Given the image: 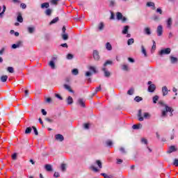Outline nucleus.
<instances>
[{
    "label": "nucleus",
    "instance_id": "7c9ffc66",
    "mask_svg": "<svg viewBox=\"0 0 178 178\" xmlns=\"http://www.w3.org/2000/svg\"><path fill=\"white\" fill-rule=\"evenodd\" d=\"M104 27H105V25L104 24V22H101L99 24L98 29L101 31L104 30Z\"/></svg>",
    "mask_w": 178,
    "mask_h": 178
},
{
    "label": "nucleus",
    "instance_id": "6e6d98bb",
    "mask_svg": "<svg viewBox=\"0 0 178 178\" xmlns=\"http://www.w3.org/2000/svg\"><path fill=\"white\" fill-rule=\"evenodd\" d=\"M12 159H13L14 161H16V159H17V153H14L12 155Z\"/></svg>",
    "mask_w": 178,
    "mask_h": 178
},
{
    "label": "nucleus",
    "instance_id": "052dcab7",
    "mask_svg": "<svg viewBox=\"0 0 178 178\" xmlns=\"http://www.w3.org/2000/svg\"><path fill=\"white\" fill-rule=\"evenodd\" d=\"M6 11V6L3 5V11L1 12L2 16H3Z\"/></svg>",
    "mask_w": 178,
    "mask_h": 178
},
{
    "label": "nucleus",
    "instance_id": "7ed1b4c3",
    "mask_svg": "<svg viewBox=\"0 0 178 178\" xmlns=\"http://www.w3.org/2000/svg\"><path fill=\"white\" fill-rule=\"evenodd\" d=\"M117 19L118 20H122V23H125V22H127V18L126 17H123V14L120 12H118L116 13Z\"/></svg>",
    "mask_w": 178,
    "mask_h": 178
},
{
    "label": "nucleus",
    "instance_id": "72a5a7b5",
    "mask_svg": "<svg viewBox=\"0 0 178 178\" xmlns=\"http://www.w3.org/2000/svg\"><path fill=\"white\" fill-rule=\"evenodd\" d=\"M45 13L47 16H51L52 14V10H51V8H48L46 10Z\"/></svg>",
    "mask_w": 178,
    "mask_h": 178
},
{
    "label": "nucleus",
    "instance_id": "c03bdc74",
    "mask_svg": "<svg viewBox=\"0 0 178 178\" xmlns=\"http://www.w3.org/2000/svg\"><path fill=\"white\" fill-rule=\"evenodd\" d=\"M158 99H159V97L158 95H155L153 97V102H154V104H156V101H158Z\"/></svg>",
    "mask_w": 178,
    "mask_h": 178
},
{
    "label": "nucleus",
    "instance_id": "49530a36",
    "mask_svg": "<svg viewBox=\"0 0 178 178\" xmlns=\"http://www.w3.org/2000/svg\"><path fill=\"white\" fill-rule=\"evenodd\" d=\"M141 143H142L143 144H145V145H147V144H148V140H147V139L143 138L141 139Z\"/></svg>",
    "mask_w": 178,
    "mask_h": 178
},
{
    "label": "nucleus",
    "instance_id": "20e7f679",
    "mask_svg": "<svg viewBox=\"0 0 178 178\" xmlns=\"http://www.w3.org/2000/svg\"><path fill=\"white\" fill-rule=\"evenodd\" d=\"M156 33L158 37L162 36V34H163V26H162V25H159L157 26Z\"/></svg>",
    "mask_w": 178,
    "mask_h": 178
},
{
    "label": "nucleus",
    "instance_id": "2eb2a0df",
    "mask_svg": "<svg viewBox=\"0 0 178 178\" xmlns=\"http://www.w3.org/2000/svg\"><path fill=\"white\" fill-rule=\"evenodd\" d=\"M138 121L139 122H143L144 120V118H143V115H142V111H141V109H140L138 111Z\"/></svg>",
    "mask_w": 178,
    "mask_h": 178
},
{
    "label": "nucleus",
    "instance_id": "864d4df0",
    "mask_svg": "<svg viewBox=\"0 0 178 178\" xmlns=\"http://www.w3.org/2000/svg\"><path fill=\"white\" fill-rule=\"evenodd\" d=\"M8 72H9V73H14L15 70H13V67H8Z\"/></svg>",
    "mask_w": 178,
    "mask_h": 178
},
{
    "label": "nucleus",
    "instance_id": "a878e982",
    "mask_svg": "<svg viewBox=\"0 0 178 178\" xmlns=\"http://www.w3.org/2000/svg\"><path fill=\"white\" fill-rule=\"evenodd\" d=\"M106 49L107 51H112V44L109 42L106 43Z\"/></svg>",
    "mask_w": 178,
    "mask_h": 178
},
{
    "label": "nucleus",
    "instance_id": "f8f14e48",
    "mask_svg": "<svg viewBox=\"0 0 178 178\" xmlns=\"http://www.w3.org/2000/svg\"><path fill=\"white\" fill-rule=\"evenodd\" d=\"M168 92H169V90H168V87L163 86L162 88L163 97H165V96L168 95Z\"/></svg>",
    "mask_w": 178,
    "mask_h": 178
},
{
    "label": "nucleus",
    "instance_id": "39448f33",
    "mask_svg": "<svg viewBox=\"0 0 178 178\" xmlns=\"http://www.w3.org/2000/svg\"><path fill=\"white\" fill-rule=\"evenodd\" d=\"M55 139L57 141L62 142V141H63V140H65V137H63V135L60 134H57L55 135Z\"/></svg>",
    "mask_w": 178,
    "mask_h": 178
},
{
    "label": "nucleus",
    "instance_id": "aec40b11",
    "mask_svg": "<svg viewBox=\"0 0 178 178\" xmlns=\"http://www.w3.org/2000/svg\"><path fill=\"white\" fill-rule=\"evenodd\" d=\"M41 8L42 9H44V8H46V9H48V8H49V3H43L41 4Z\"/></svg>",
    "mask_w": 178,
    "mask_h": 178
},
{
    "label": "nucleus",
    "instance_id": "4d7b16f0",
    "mask_svg": "<svg viewBox=\"0 0 178 178\" xmlns=\"http://www.w3.org/2000/svg\"><path fill=\"white\" fill-rule=\"evenodd\" d=\"M85 76L86 77H91V76H92V73L90 72H86L85 74Z\"/></svg>",
    "mask_w": 178,
    "mask_h": 178
},
{
    "label": "nucleus",
    "instance_id": "5fc2aeb1",
    "mask_svg": "<svg viewBox=\"0 0 178 178\" xmlns=\"http://www.w3.org/2000/svg\"><path fill=\"white\" fill-rule=\"evenodd\" d=\"M83 127H84V129H86V130H88V129H90V124H88V123L84 124Z\"/></svg>",
    "mask_w": 178,
    "mask_h": 178
},
{
    "label": "nucleus",
    "instance_id": "bb28decb",
    "mask_svg": "<svg viewBox=\"0 0 178 178\" xmlns=\"http://www.w3.org/2000/svg\"><path fill=\"white\" fill-rule=\"evenodd\" d=\"M107 65H113V61L109 60H106L103 65L104 67H106Z\"/></svg>",
    "mask_w": 178,
    "mask_h": 178
},
{
    "label": "nucleus",
    "instance_id": "1a4fd4ad",
    "mask_svg": "<svg viewBox=\"0 0 178 178\" xmlns=\"http://www.w3.org/2000/svg\"><path fill=\"white\" fill-rule=\"evenodd\" d=\"M93 58L95 60H99V53L98 52V51L95 50L93 51Z\"/></svg>",
    "mask_w": 178,
    "mask_h": 178
},
{
    "label": "nucleus",
    "instance_id": "393cba45",
    "mask_svg": "<svg viewBox=\"0 0 178 178\" xmlns=\"http://www.w3.org/2000/svg\"><path fill=\"white\" fill-rule=\"evenodd\" d=\"M170 59L171 60V63H177L178 59L176 57L170 56Z\"/></svg>",
    "mask_w": 178,
    "mask_h": 178
},
{
    "label": "nucleus",
    "instance_id": "338daca9",
    "mask_svg": "<svg viewBox=\"0 0 178 178\" xmlns=\"http://www.w3.org/2000/svg\"><path fill=\"white\" fill-rule=\"evenodd\" d=\"M120 151L122 154H126V150L124 149V147H120Z\"/></svg>",
    "mask_w": 178,
    "mask_h": 178
},
{
    "label": "nucleus",
    "instance_id": "412c9836",
    "mask_svg": "<svg viewBox=\"0 0 178 178\" xmlns=\"http://www.w3.org/2000/svg\"><path fill=\"white\" fill-rule=\"evenodd\" d=\"M141 49H142V53L143 54L145 57L147 58V56H148V54H147V50L145 49V47H144L143 45L141 46Z\"/></svg>",
    "mask_w": 178,
    "mask_h": 178
},
{
    "label": "nucleus",
    "instance_id": "5701e85b",
    "mask_svg": "<svg viewBox=\"0 0 178 178\" xmlns=\"http://www.w3.org/2000/svg\"><path fill=\"white\" fill-rule=\"evenodd\" d=\"M44 168H45L46 170H47V172L52 171V165H51L49 164H46Z\"/></svg>",
    "mask_w": 178,
    "mask_h": 178
},
{
    "label": "nucleus",
    "instance_id": "774afa93",
    "mask_svg": "<svg viewBox=\"0 0 178 178\" xmlns=\"http://www.w3.org/2000/svg\"><path fill=\"white\" fill-rule=\"evenodd\" d=\"M60 175L59 172H55L54 175V177H59Z\"/></svg>",
    "mask_w": 178,
    "mask_h": 178
},
{
    "label": "nucleus",
    "instance_id": "4468645a",
    "mask_svg": "<svg viewBox=\"0 0 178 178\" xmlns=\"http://www.w3.org/2000/svg\"><path fill=\"white\" fill-rule=\"evenodd\" d=\"M17 20L19 23H23V17L22 16V13H17Z\"/></svg>",
    "mask_w": 178,
    "mask_h": 178
},
{
    "label": "nucleus",
    "instance_id": "58836bf2",
    "mask_svg": "<svg viewBox=\"0 0 178 178\" xmlns=\"http://www.w3.org/2000/svg\"><path fill=\"white\" fill-rule=\"evenodd\" d=\"M90 169L92 170H93V172H99V170H98V168H95V166H94V165H91Z\"/></svg>",
    "mask_w": 178,
    "mask_h": 178
},
{
    "label": "nucleus",
    "instance_id": "69168bd1",
    "mask_svg": "<svg viewBox=\"0 0 178 178\" xmlns=\"http://www.w3.org/2000/svg\"><path fill=\"white\" fill-rule=\"evenodd\" d=\"M173 165L175 166H178V159H175V161H174V163H173Z\"/></svg>",
    "mask_w": 178,
    "mask_h": 178
},
{
    "label": "nucleus",
    "instance_id": "c9c22d12",
    "mask_svg": "<svg viewBox=\"0 0 178 178\" xmlns=\"http://www.w3.org/2000/svg\"><path fill=\"white\" fill-rule=\"evenodd\" d=\"M141 126V124H134L132 126V129H134V130H137L138 129H140V127Z\"/></svg>",
    "mask_w": 178,
    "mask_h": 178
},
{
    "label": "nucleus",
    "instance_id": "c756f323",
    "mask_svg": "<svg viewBox=\"0 0 178 178\" xmlns=\"http://www.w3.org/2000/svg\"><path fill=\"white\" fill-rule=\"evenodd\" d=\"M62 38H63V40L66 41V40H69V35H67V33H63Z\"/></svg>",
    "mask_w": 178,
    "mask_h": 178
},
{
    "label": "nucleus",
    "instance_id": "13d9d810",
    "mask_svg": "<svg viewBox=\"0 0 178 178\" xmlns=\"http://www.w3.org/2000/svg\"><path fill=\"white\" fill-rule=\"evenodd\" d=\"M122 70H125V71L129 70V66L127 65H122Z\"/></svg>",
    "mask_w": 178,
    "mask_h": 178
},
{
    "label": "nucleus",
    "instance_id": "e433bc0d",
    "mask_svg": "<svg viewBox=\"0 0 178 178\" xmlns=\"http://www.w3.org/2000/svg\"><path fill=\"white\" fill-rule=\"evenodd\" d=\"M127 94L129 95H133V94H134V88H131L130 90H129L128 91H127Z\"/></svg>",
    "mask_w": 178,
    "mask_h": 178
},
{
    "label": "nucleus",
    "instance_id": "4c0bfd02",
    "mask_svg": "<svg viewBox=\"0 0 178 178\" xmlns=\"http://www.w3.org/2000/svg\"><path fill=\"white\" fill-rule=\"evenodd\" d=\"M127 44L128 45H131L132 44H134V38L129 39L127 41Z\"/></svg>",
    "mask_w": 178,
    "mask_h": 178
},
{
    "label": "nucleus",
    "instance_id": "603ef678",
    "mask_svg": "<svg viewBox=\"0 0 178 178\" xmlns=\"http://www.w3.org/2000/svg\"><path fill=\"white\" fill-rule=\"evenodd\" d=\"M89 70H92L93 73H97V70L95 69V67L90 66L89 67Z\"/></svg>",
    "mask_w": 178,
    "mask_h": 178
},
{
    "label": "nucleus",
    "instance_id": "b1692460",
    "mask_svg": "<svg viewBox=\"0 0 178 178\" xmlns=\"http://www.w3.org/2000/svg\"><path fill=\"white\" fill-rule=\"evenodd\" d=\"M58 22H59V17H56L52 21L50 22L49 24L51 26L52 24H55V23H58Z\"/></svg>",
    "mask_w": 178,
    "mask_h": 178
},
{
    "label": "nucleus",
    "instance_id": "a19ab883",
    "mask_svg": "<svg viewBox=\"0 0 178 178\" xmlns=\"http://www.w3.org/2000/svg\"><path fill=\"white\" fill-rule=\"evenodd\" d=\"M60 168H61L62 172H65L66 171V164H65V163L61 164Z\"/></svg>",
    "mask_w": 178,
    "mask_h": 178
},
{
    "label": "nucleus",
    "instance_id": "dca6fc26",
    "mask_svg": "<svg viewBox=\"0 0 178 178\" xmlns=\"http://www.w3.org/2000/svg\"><path fill=\"white\" fill-rule=\"evenodd\" d=\"M130 29V26H124V29L122 30V34H127L129 33V29Z\"/></svg>",
    "mask_w": 178,
    "mask_h": 178
},
{
    "label": "nucleus",
    "instance_id": "f3484780",
    "mask_svg": "<svg viewBox=\"0 0 178 178\" xmlns=\"http://www.w3.org/2000/svg\"><path fill=\"white\" fill-rule=\"evenodd\" d=\"M64 88H65V90H67V91H69L70 92H74V91L72 90V88L70 87V86L67 84H64Z\"/></svg>",
    "mask_w": 178,
    "mask_h": 178
},
{
    "label": "nucleus",
    "instance_id": "f704fd0d",
    "mask_svg": "<svg viewBox=\"0 0 178 178\" xmlns=\"http://www.w3.org/2000/svg\"><path fill=\"white\" fill-rule=\"evenodd\" d=\"M101 176H103L104 178H111L112 175H108L106 173L102 172Z\"/></svg>",
    "mask_w": 178,
    "mask_h": 178
},
{
    "label": "nucleus",
    "instance_id": "2f4dec72",
    "mask_svg": "<svg viewBox=\"0 0 178 178\" xmlns=\"http://www.w3.org/2000/svg\"><path fill=\"white\" fill-rule=\"evenodd\" d=\"M72 73L74 76H77V74H79V70L77 68H74L72 70Z\"/></svg>",
    "mask_w": 178,
    "mask_h": 178
},
{
    "label": "nucleus",
    "instance_id": "423d86ee",
    "mask_svg": "<svg viewBox=\"0 0 178 178\" xmlns=\"http://www.w3.org/2000/svg\"><path fill=\"white\" fill-rule=\"evenodd\" d=\"M176 151H177V148L175 145H172L168 148L167 154H172V152H176Z\"/></svg>",
    "mask_w": 178,
    "mask_h": 178
},
{
    "label": "nucleus",
    "instance_id": "79ce46f5",
    "mask_svg": "<svg viewBox=\"0 0 178 178\" xmlns=\"http://www.w3.org/2000/svg\"><path fill=\"white\" fill-rule=\"evenodd\" d=\"M49 65L51 67V69H55V63L54 62V60H51Z\"/></svg>",
    "mask_w": 178,
    "mask_h": 178
},
{
    "label": "nucleus",
    "instance_id": "0e129e2a",
    "mask_svg": "<svg viewBox=\"0 0 178 178\" xmlns=\"http://www.w3.org/2000/svg\"><path fill=\"white\" fill-rule=\"evenodd\" d=\"M20 6L22 9H26L27 8V6L26 4H24V3H22L20 4Z\"/></svg>",
    "mask_w": 178,
    "mask_h": 178
},
{
    "label": "nucleus",
    "instance_id": "a18cd8bd",
    "mask_svg": "<svg viewBox=\"0 0 178 178\" xmlns=\"http://www.w3.org/2000/svg\"><path fill=\"white\" fill-rule=\"evenodd\" d=\"M106 144L108 147H111V145H113V143L112 142V140H107L106 142Z\"/></svg>",
    "mask_w": 178,
    "mask_h": 178
},
{
    "label": "nucleus",
    "instance_id": "f03ea898",
    "mask_svg": "<svg viewBox=\"0 0 178 178\" xmlns=\"http://www.w3.org/2000/svg\"><path fill=\"white\" fill-rule=\"evenodd\" d=\"M171 51H172V49L168 47V48L161 49L159 52V55H160V56H163V55H169V54H170Z\"/></svg>",
    "mask_w": 178,
    "mask_h": 178
},
{
    "label": "nucleus",
    "instance_id": "3c124183",
    "mask_svg": "<svg viewBox=\"0 0 178 178\" xmlns=\"http://www.w3.org/2000/svg\"><path fill=\"white\" fill-rule=\"evenodd\" d=\"M55 97L56 98H58V99H60V101H62L63 99V97H62V96H60V95L58 94V93H56L55 94Z\"/></svg>",
    "mask_w": 178,
    "mask_h": 178
},
{
    "label": "nucleus",
    "instance_id": "9d476101",
    "mask_svg": "<svg viewBox=\"0 0 178 178\" xmlns=\"http://www.w3.org/2000/svg\"><path fill=\"white\" fill-rule=\"evenodd\" d=\"M102 70V72H104V76L106 77H111V72L108 70H106V67H103Z\"/></svg>",
    "mask_w": 178,
    "mask_h": 178
},
{
    "label": "nucleus",
    "instance_id": "ea45409f",
    "mask_svg": "<svg viewBox=\"0 0 178 178\" xmlns=\"http://www.w3.org/2000/svg\"><path fill=\"white\" fill-rule=\"evenodd\" d=\"M96 163L99 166V169H102V163L101 162V161H96Z\"/></svg>",
    "mask_w": 178,
    "mask_h": 178
},
{
    "label": "nucleus",
    "instance_id": "6ab92c4d",
    "mask_svg": "<svg viewBox=\"0 0 178 178\" xmlns=\"http://www.w3.org/2000/svg\"><path fill=\"white\" fill-rule=\"evenodd\" d=\"M67 104L68 105H72V104H73V98L71 96H69L67 99Z\"/></svg>",
    "mask_w": 178,
    "mask_h": 178
},
{
    "label": "nucleus",
    "instance_id": "680f3d73",
    "mask_svg": "<svg viewBox=\"0 0 178 178\" xmlns=\"http://www.w3.org/2000/svg\"><path fill=\"white\" fill-rule=\"evenodd\" d=\"M46 102H47V104H51V102H52V99L51 97H47L46 99Z\"/></svg>",
    "mask_w": 178,
    "mask_h": 178
},
{
    "label": "nucleus",
    "instance_id": "a211bd4d",
    "mask_svg": "<svg viewBox=\"0 0 178 178\" xmlns=\"http://www.w3.org/2000/svg\"><path fill=\"white\" fill-rule=\"evenodd\" d=\"M20 45H22V42H18L17 44H13L12 45V48L13 49H16V48H19L20 47Z\"/></svg>",
    "mask_w": 178,
    "mask_h": 178
},
{
    "label": "nucleus",
    "instance_id": "cd10ccee",
    "mask_svg": "<svg viewBox=\"0 0 178 178\" xmlns=\"http://www.w3.org/2000/svg\"><path fill=\"white\" fill-rule=\"evenodd\" d=\"M35 31V28L34 27H28V31L29 34H33L34 31Z\"/></svg>",
    "mask_w": 178,
    "mask_h": 178
},
{
    "label": "nucleus",
    "instance_id": "f257e3e1",
    "mask_svg": "<svg viewBox=\"0 0 178 178\" xmlns=\"http://www.w3.org/2000/svg\"><path fill=\"white\" fill-rule=\"evenodd\" d=\"M164 106H165V110L162 111L161 116H163V117L166 116V113H168V112L170 113V116H173V108H172V107H169L166 104H165Z\"/></svg>",
    "mask_w": 178,
    "mask_h": 178
},
{
    "label": "nucleus",
    "instance_id": "e2e57ef3",
    "mask_svg": "<svg viewBox=\"0 0 178 178\" xmlns=\"http://www.w3.org/2000/svg\"><path fill=\"white\" fill-rule=\"evenodd\" d=\"M156 13H159V15H162V13H163V11H162V9H161V8H157L156 9Z\"/></svg>",
    "mask_w": 178,
    "mask_h": 178
},
{
    "label": "nucleus",
    "instance_id": "9b49d317",
    "mask_svg": "<svg viewBox=\"0 0 178 178\" xmlns=\"http://www.w3.org/2000/svg\"><path fill=\"white\" fill-rule=\"evenodd\" d=\"M173 23V19L172 18H168L167 20V27L168 29H172V24Z\"/></svg>",
    "mask_w": 178,
    "mask_h": 178
},
{
    "label": "nucleus",
    "instance_id": "de8ad7c7",
    "mask_svg": "<svg viewBox=\"0 0 178 178\" xmlns=\"http://www.w3.org/2000/svg\"><path fill=\"white\" fill-rule=\"evenodd\" d=\"M149 118H151V115H149V113H144V118L145 119H149Z\"/></svg>",
    "mask_w": 178,
    "mask_h": 178
},
{
    "label": "nucleus",
    "instance_id": "8fccbe9b",
    "mask_svg": "<svg viewBox=\"0 0 178 178\" xmlns=\"http://www.w3.org/2000/svg\"><path fill=\"white\" fill-rule=\"evenodd\" d=\"M32 129H33L35 135L38 136V131L37 130V128L35 127H32Z\"/></svg>",
    "mask_w": 178,
    "mask_h": 178
},
{
    "label": "nucleus",
    "instance_id": "6e6552de",
    "mask_svg": "<svg viewBox=\"0 0 178 178\" xmlns=\"http://www.w3.org/2000/svg\"><path fill=\"white\" fill-rule=\"evenodd\" d=\"M155 90H156V86L155 84L149 85L147 88V91H149V92H154Z\"/></svg>",
    "mask_w": 178,
    "mask_h": 178
},
{
    "label": "nucleus",
    "instance_id": "4be33fe9",
    "mask_svg": "<svg viewBox=\"0 0 178 178\" xmlns=\"http://www.w3.org/2000/svg\"><path fill=\"white\" fill-rule=\"evenodd\" d=\"M145 34H147V35H151V29L149 27L145 29Z\"/></svg>",
    "mask_w": 178,
    "mask_h": 178
},
{
    "label": "nucleus",
    "instance_id": "473e14b6",
    "mask_svg": "<svg viewBox=\"0 0 178 178\" xmlns=\"http://www.w3.org/2000/svg\"><path fill=\"white\" fill-rule=\"evenodd\" d=\"M1 80L2 83H6V81L8 80V76L3 75L1 77Z\"/></svg>",
    "mask_w": 178,
    "mask_h": 178
},
{
    "label": "nucleus",
    "instance_id": "c85d7f7f",
    "mask_svg": "<svg viewBox=\"0 0 178 178\" xmlns=\"http://www.w3.org/2000/svg\"><path fill=\"white\" fill-rule=\"evenodd\" d=\"M32 130H33V128H31V127H27L25 130V134H30Z\"/></svg>",
    "mask_w": 178,
    "mask_h": 178
},
{
    "label": "nucleus",
    "instance_id": "ddd939ff",
    "mask_svg": "<svg viewBox=\"0 0 178 178\" xmlns=\"http://www.w3.org/2000/svg\"><path fill=\"white\" fill-rule=\"evenodd\" d=\"M146 6H148L149 8L152 7V9H153V10H155V3L151 2V1H148L147 3Z\"/></svg>",
    "mask_w": 178,
    "mask_h": 178
},
{
    "label": "nucleus",
    "instance_id": "bf43d9fd",
    "mask_svg": "<svg viewBox=\"0 0 178 178\" xmlns=\"http://www.w3.org/2000/svg\"><path fill=\"white\" fill-rule=\"evenodd\" d=\"M153 20H154V22H158V20H159V17L158 15H154L153 16Z\"/></svg>",
    "mask_w": 178,
    "mask_h": 178
},
{
    "label": "nucleus",
    "instance_id": "09e8293b",
    "mask_svg": "<svg viewBox=\"0 0 178 178\" xmlns=\"http://www.w3.org/2000/svg\"><path fill=\"white\" fill-rule=\"evenodd\" d=\"M73 58H74V56L72 54H68L67 55V59H68V60H72Z\"/></svg>",
    "mask_w": 178,
    "mask_h": 178
},
{
    "label": "nucleus",
    "instance_id": "37998d69",
    "mask_svg": "<svg viewBox=\"0 0 178 178\" xmlns=\"http://www.w3.org/2000/svg\"><path fill=\"white\" fill-rule=\"evenodd\" d=\"M134 100L136 102H140V101H143V97H140V96H136L134 99Z\"/></svg>",
    "mask_w": 178,
    "mask_h": 178
},
{
    "label": "nucleus",
    "instance_id": "0eeeda50",
    "mask_svg": "<svg viewBox=\"0 0 178 178\" xmlns=\"http://www.w3.org/2000/svg\"><path fill=\"white\" fill-rule=\"evenodd\" d=\"M77 104L80 105L82 108H86V102H84V99H79L77 101Z\"/></svg>",
    "mask_w": 178,
    "mask_h": 178
}]
</instances>
